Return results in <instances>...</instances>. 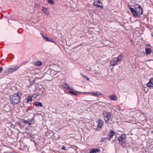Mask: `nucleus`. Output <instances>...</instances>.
Segmentation results:
<instances>
[{"instance_id": "423d86ee", "label": "nucleus", "mask_w": 153, "mask_h": 153, "mask_svg": "<svg viewBox=\"0 0 153 153\" xmlns=\"http://www.w3.org/2000/svg\"><path fill=\"white\" fill-rule=\"evenodd\" d=\"M118 139L120 143H125L126 135L125 134H123L121 136L118 137Z\"/></svg>"}, {"instance_id": "f257e3e1", "label": "nucleus", "mask_w": 153, "mask_h": 153, "mask_svg": "<svg viewBox=\"0 0 153 153\" xmlns=\"http://www.w3.org/2000/svg\"><path fill=\"white\" fill-rule=\"evenodd\" d=\"M22 95L21 92H18L10 96V99L11 103L15 105L18 103L20 100V98Z\"/></svg>"}, {"instance_id": "39448f33", "label": "nucleus", "mask_w": 153, "mask_h": 153, "mask_svg": "<svg viewBox=\"0 0 153 153\" xmlns=\"http://www.w3.org/2000/svg\"><path fill=\"white\" fill-rule=\"evenodd\" d=\"M103 116L105 121V122H108L109 119H110L111 114L110 113L106 112V111L104 112Z\"/></svg>"}, {"instance_id": "a211bd4d", "label": "nucleus", "mask_w": 153, "mask_h": 153, "mask_svg": "<svg viewBox=\"0 0 153 153\" xmlns=\"http://www.w3.org/2000/svg\"><path fill=\"white\" fill-rule=\"evenodd\" d=\"M99 150L97 149H91L90 151V153H96L97 152H99Z\"/></svg>"}, {"instance_id": "20e7f679", "label": "nucleus", "mask_w": 153, "mask_h": 153, "mask_svg": "<svg viewBox=\"0 0 153 153\" xmlns=\"http://www.w3.org/2000/svg\"><path fill=\"white\" fill-rule=\"evenodd\" d=\"M19 68V67L17 65L12 66L10 68H7L6 71L8 73H12L16 71Z\"/></svg>"}, {"instance_id": "bb28decb", "label": "nucleus", "mask_w": 153, "mask_h": 153, "mask_svg": "<svg viewBox=\"0 0 153 153\" xmlns=\"http://www.w3.org/2000/svg\"><path fill=\"white\" fill-rule=\"evenodd\" d=\"M146 86L149 87H153V85H152L151 84H149V85H147V83L146 85Z\"/></svg>"}, {"instance_id": "6e6552de", "label": "nucleus", "mask_w": 153, "mask_h": 153, "mask_svg": "<svg viewBox=\"0 0 153 153\" xmlns=\"http://www.w3.org/2000/svg\"><path fill=\"white\" fill-rule=\"evenodd\" d=\"M129 9L131 12L133 13L134 16H138V13L133 8L130 7Z\"/></svg>"}, {"instance_id": "0eeeda50", "label": "nucleus", "mask_w": 153, "mask_h": 153, "mask_svg": "<svg viewBox=\"0 0 153 153\" xmlns=\"http://www.w3.org/2000/svg\"><path fill=\"white\" fill-rule=\"evenodd\" d=\"M94 4L96 7H100L102 8V4L99 0H95L94 1Z\"/></svg>"}, {"instance_id": "393cba45", "label": "nucleus", "mask_w": 153, "mask_h": 153, "mask_svg": "<svg viewBox=\"0 0 153 153\" xmlns=\"http://www.w3.org/2000/svg\"><path fill=\"white\" fill-rule=\"evenodd\" d=\"M82 77L85 79H86L87 80H89V79L87 77V76L84 75H82Z\"/></svg>"}, {"instance_id": "2eb2a0df", "label": "nucleus", "mask_w": 153, "mask_h": 153, "mask_svg": "<svg viewBox=\"0 0 153 153\" xmlns=\"http://www.w3.org/2000/svg\"><path fill=\"white\" fill-rule=\"evenodd\" d=\"M115 132L112 131H110L108 133V136L110 137V138H111L114 135Z\"/></svg>"}, {"instance_id": "c756f323", "label": "nucleus", "mask_w": 153, "mask_h": 153, "mask_svg": "<svg viewBox=\"0 0 153 153\" xmlns=\"http://www.w3.org/2000/svg\"><path fill=\"white\" fill-rule=\"evenodd\" d=\"M3 70V68L2 67H1L0 68V73H1Z\"/></svg>"}, {"instance_id": "7c9ffc66", "label": "nucleus", "mask_w": 153, "mask_h": 153, "mask_svg": "<svg viewBox=\"0 0 153 153\" xmlns=\"http://www.w3.org/2000/svg\"><path fill=\"white\" fill-rule=\"evenodd\" d=\"M153 61V60H152V59H149V60H148L146 61V62H147V61Z\"/></svg>"}, {"instance_id": "412c9836", "label": "nucleus", "mask_w": 153, "mask_h": 153, "mask_svg": "<svg viewBox=\"0 0 153 153\" xmlns=\"http://www.w3.org/2000/svg\"><path fill=\"white\" fill-rule=\"evenodd\" d=\"M35 105L36 106H39L40 107H42V105L41 102H36L35 104Z\"/></svg>"}, {"instance_id": "4be33fe9", "label": "nucleus", "mask_w": 153, "mask_h": 153, "mask_svg": "<svg viewBox=\"0 0 153 153\" xmlns=\"http://www.w3.org/2000/svg\"><path fill=\"white\" fill-rule=\"evenodd\" d=\"M150 84H151L152 85H153V78H151L150 79L149 82L147 83V85Z\"/></svg>"}, {"instance_id": "5701e85b", "label": "nucleus", "mask_w": 153, "mask_h": 153, "mask_svg": "<svg viewBox=\"0 0 153 153\" xmlns=\"http://www.w3.org/2000/svg\"><path fill=\"white\" fill-rule=\"evenodd\" d=\"M32 98L31 96H29L27 99V101L28 102L32 101Z\"/></svg>"}, {"instance_id": "f3484780", "label": "nucleus", "mask_w": 153, "mask_h": 153, "mask_svg": "<svg viewBox=\"0 0 153 153\" xmlns=\"http://www.w3.org/2000/svg\"><path fill=\"white\" fill-rule=\"evenodd\" d=\"M34 65L37 66H40L42 65V62L39 61H35L34 62Z\"/></svg>"}, {"instance_id": "c85d7f7f", "label": "nucleus", "mask_w": 153, "mask_h": 153, "mask_svg": "<svg viewBox=\"0 0 153 153\" xmlns=\"http://www.w3.org/2000/svg\"><path fill=\"white\" fill-rule=\"evenodd\" d=\"M62 150H65L66 149V147L65 146H63L61 148Z\"/></svg>"}, {"instance_id": "aec40b11", "label": "nucleus", "mask_w": 153, "mask_h": 153, "mask_svg": "<svg viewBox=\"0 0 153 153\" xmlns=\"http://www.w3.org/2000/svg\"><path fill=\"white\" fill-rule=\"evenodd\" d=\"M103 124V122L101 120H99V123L98 125V127L100 128Z\"/></svg>"}, {"instance_id": "ddd939ff", "label": "nucleus", "mask_w": 153, "mask_h": 153, "mask_svg": "<svg viewBox=\"0 0 153 153\" xmlns=\"http://www.w3.org/2000/svg\"><path fill=\"white\" fill-rule=\"evenodd\" d=\"M23 122L25 123L28 124L29 125H32L34 123V122L32 120L28 121L24 120Z\"/></svg>"}, {"instance_id": "4468645a", "label": "nucleus", "mask_w": 153, "mask_h": 153, "mask_svg": "<svg viewBox=\"0 0 153 153\" xmlns=\"http://www.w3.org/2000/svg\"><path fill=\"white\" fill-rule=\"evenodd\" d=\"M146 53L148 55L151 53L152 52V50L150 48H145Z\"/></svg>"}, {"instance_id": "f8f14e48", "label": "nucleus", "mask_w": 153, "mask_h": 153, "mask_svg": "<svg viewBox=\"0 0 153 153\" xmlns=\"http://www.w3.org/2000/svg\"><path fill=\"white\" fill-rule=\"evenodd\" d=\"M44 39L47 42H51L54 43H55L56 42L54 41H53L52 39L50 38H48L47 36H45L44 38Z\"/></svg>"}, {"instance_id": "6ab92c4d", "label": "nucleus", "mask_w": 153, "mask_h": 153, "mask_svg": "<svg viewBox=\"0 0 153 153\" xmlns=\"http://www.w3.org/2000/svg\"><path fill=\"white\" fill-rule=\"evenodd\" d=\"M138 8L139 10L138 12H137L138 15L139 14V15H141L143 13L142 9L140 5L139 6Z\"/></svg>"}, {"instance_id": "cd10ccee", "label": "nucleus", "mask_w": 153, "mask_h": 153, "mask_svg": "<svg viewBox=\"0 0 153 153\" xmlns=\"http://www.w3.org/2000/svg\"><path fill=\"white\" fill-rule=\"evenodd\" d=\"M40 34L42 35V38H43V39H44V38H45V37L46 36H44L43 34V33H40Z\"/></svg>"}, {"instance_id": "a878e982", "label": "nucleus", "mask_w": 153, "mask_h": 153, "mask_svg": "<svg viewBox=\"0 0 153 153\" xmlns=\"http://www.w3.org/2000/svg\"><path fill=\"white\" fill-rule=\"evenodd\" d=\"M40 94L39 93H36L35 94H34V96L35 97H36L38 96Z\"/></svg>"}, {"instance_id": "7ed1b4c3", "label": "nucleus", "mask_w": 153, "mask_h": 153, "mask_svg": "<svg viewBox=\"0 0 153 153\" xmlns=\"http://www.w3.org/2000/svg\"><path fill=\"white\" fill-rule=\"evenodd\" d=\"M83 95H86L89 94L91 96L97 97L101 95V93L98 91H95L94 92H81Z\"/></svg>"}, {"instance_id": "dca6fc26", "label": "nucleus", "mask_w": 153, "mask_h": 153, "mask_svg": "<svg viewBox=\"0 0 153 153\" xmlns=\"http://www.w3.org/2000/svg\"><path fill=\"white\" fill-rule=\"evenodd\" d=\"M42 11L46 15H48L49 14V12L48 11L46 7H42Z\"/></svg>"}, {"instance_id": "1a4fd4ad", "label": "nucleus", "mask_w": 153, "mask_h": 153, "mask_svg": "<svg viewBox=\"0 0 153 153\" xmlns=\"http://www.w3.org/2000/svg\"><path fill=\"white\" fill-rule=\"evenodd\" d=\"M110 99L114 101H116L117 100V97L115 95H112L109 96Z\"/></svg>"}, {"instance_id": "9d476101", "label": "nucleus", "mask_w": 153, "mask_h": 153, "mask_svg": "<svg viewBox=\"0 0 153 153\" xmlns=\"http://www.w3.org/2000/svg\"><path fill=\"white\" fill-rule=\"evenodd\" d=\"M68 92H69V93L73 95H75V96H77L78 94L82 95V94L80 93L81 92H79L78 91H76L75 92L74 91H69Z\"/></svg>"}, {"instance_id": "b1692460", "label": "nucleus", "mask_w": 153, "mask_h": 153, "mask_svg": "<svg viewBox=\"0 0 153 153\" xmlns=\"http://www.w3.org/2000/svg\"><path fill=\"white\" fill-rule=\"evenodd\" d=\"M48 2L50 4H53L54 3L53 1V0H47Z\"/></svg>"}, {"instance_id": "f03ea898", "label": "nucleus", "mask_w": 153, "mask_h": 153, "mask_svg": "<svg viewBox=\"0 0 153 153\" xmlns=\"http://www.w3.org/2000/svg\"><path fill=\"white\" fill-rule=\"evenodd\" d=\"M123 55L121 54L117 58H114L112 61L110 62V65L111 66H114L116 65L119 61L121 60Z\"/></svg>"}, {"instance_id": "9b49d317", "label": "nucleus", "mask_w": 153, "mask_h": 153, "mask_svg": "<svg viewBox=\"0 0 153 153\" xmlns=\"http://www.w3.org/2000/svg\"><path fill=\"white\" fill-rule=\"evenodd\" d=\"M62 86L64 88L68 89L71 90H72V88L70 87L69 85L66 83H64L63 84Z\"/></svg>"}]
</instances>
